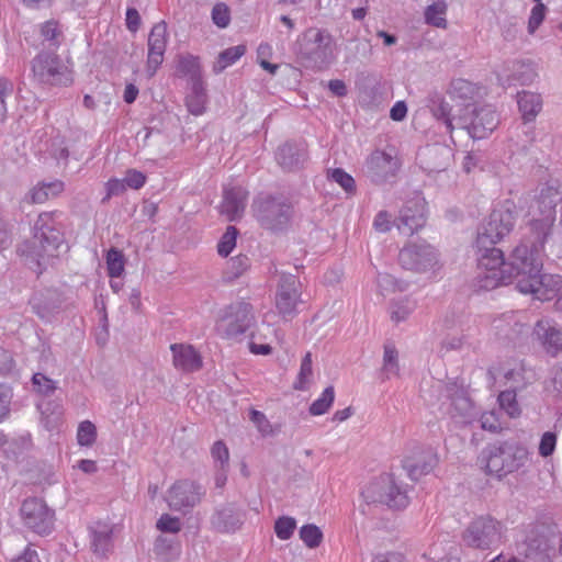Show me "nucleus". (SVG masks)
<instances>
[{"label":"nucleus","mask_w":562,"mask_h":562,"mask_svg":"<svg viewBox=\"0 0 562 562\" xmlns=\"http://www.w3.org/2000/svg\"><path fill=\"white\" fill-rule=\"evenodd\" d=\"M404 269L435 274L440 269L437 250L426 243H413L405 246L398 255Z\"/></svg>","instance_id":"12"},{"label":"nucleus","mask_w":562,"mask_h":562,"mask_svg":"<svg viewBox=\"0 0 562 562\" xmlns=\"http://www.w3.org/2000/svg\"><path fill=\"white\" fill-rule=\"evenodd\" d=\"M300 538L307 548L314 549L321 544L323 532L313 524L304 525L300 529Z\"/></svg>","instance_id":"51"},{"label":"nucleus","mask_w":562,"mask_h":562,"mask_svg":"<svg viewBox=\"0 0 562 562\" xmlns=\"http://www.w3.org/2000/svg\"><path fill=\"white\" fill-rule=\"evenodd\" d=\"M514 203L506 201L493 209L477 233V246H493L504 239L514 228L516 217Z\"/></svg>","instance_id":"7"},{"label":"nucleus","mask_w":562,"mask_h":562,"mask_svg":"<svg viewBox=\"0 0 562 562\" xmlns=\"http://www.w3.org/2000/svg\"><path fill=\"white\" fill-rule=\"evenodd\" d=\"M532 337L551 356H557L562 350V329L552 319L538 321Z\"/></svg>","instance_id":"23"},{"label":"nucleus","mask_w":562,"mask_h":562,"mask_svg":"<svg viewBox=\"0 0 562 562\" xmlns=\"http://www.w3.org/2000/svg\"><path fill=\"white\" fill-rule=\"evenodd\" d=\"M430 110L432 115L443 122L446 130L452 134L453 130L458 126V123L454 125L456 117L451 115V106L448 102H446L442 98H434L431 100Z\"/></svg>","instance_id":"40"},{"label":"nucleus","mask_w":562,"mask_h":562,"mask_svg":"<svg viewBox=\"0 0 562 562\" xmlns=\"http://www.w3.org/2000/svg\"><path fill=\"white\" fill-rule=\"evenodd\" d=\"M58 216V212L41 213L33 226L32 245H24L19 248L21 255L26 257L31 268L37 273H42L50 261L59 255L63 237L56 227Z\"/></svg>","instance_id":"1"},{"label":"nucleus","mask_w":562,"mask_h":562,"mask_svg":"<svg viewBox=\"0 0 562 562\" xmlns=\"http://www.w3.org/2000/svg\"><path fill=\"white\" fill-rule=\"evenodd\" d=\"M238 231L235 226H228L224 235L222 236L217 251L222 257H227L236 246Z\"/></svg>","instance_id":"52"},{"label":"nucleus","mask_w":562,"mask_h":562,"mask_svg":"<svg viewBox=\"0 0 562 562\" xmlns=\"http://www.w3.org/2000/svg\"><path fill=\"white\" fill-rule=\"evenodd\" d=\"M312 355L307 352L302 361L300 371L295 382L293 383V389L296 391H307L313 381V367H312Z\"/></svg>","instance_id":"43"},{"label":"nucleus","mask_w":562,"mask_h":562,"mask_svg":"<svg viewBox=\"0 0 562 562\" xmlns=\"http://www.w3.org/2000/svg\"><path fill=\"white\" fill-rule=\"evenodd\" d=\"M252 210L262 226L269 229H278L285 225L291 215V206L284 200L271 196H258L252 204Z\"/></svg>","instance_id":"14"},{"label":"nucleus","mask_w":562,"mask_h":562,"mask_svg":"<svg viewBox=\"0 0 562 562\" xmlns=\"http://www.w3.org/2000/svg\"><path fill=\"white\" fill-rule=\"evenodd\" d=\"M535 2L533 8L530 11L528 20V33L533 34L541 25L546 18L547 8L541 0H532Z\"/></svg>","instance_id":"54"},{"label":"nucleus","mask_w":562,"mask_h":562,"mask_svg":"<svg viewBox=\"0 0 562 562\" xmlns=\"http://www.w3.org/2000/svg\"><path fill=\"white\" fill-rule=\"evenodd\" d=\"M33 312L43 321L50 322L59 310V300L53 291L36 292L30 300Z\"/></svg>","instance_id":"28"},{"label":"nucleus","mask_w":562,"mask_h":562,"mask_svg":"<svg viewBox=\"0 0 562 562\" xmlns=\"http://www.w3.org/2000/svg\"><path fill=\"white\" fill-rule=\"evenodd\" d=\"M296 53L302 59L322 68L336 59L337 45L327 30L311 27L299 36Z\"/></svg>","instance_id":"2"},{"label":"nucleus","mask_w":562,"mask_h":562,"mask_svg":"<svg viewBox=\"0 0 562 562\" xmlns=\"http://www.w3.org/2000/svg\"><path fill=\"white\" fill-rule=\"evenodd\" d=\"M37 408L42 416V426L48 431L56 429L60 423L61 407L50 402H41L37 404Z\"/></svg>","instance_id":"38"},{"label":"nucleus","mask_w":562,"mask_h":562,"mask_svg":"<svg viewBox=\"0 0 562 562\" xmlns=\"http://www.w3.org/2000/svg\"><path fill=\"white\" fill-rule=\"evenodd\" d=\"M212 21L216 26L221 29H225L228 26L231 22V11L227 4L220 2L213 7Z\"/></svg>","instance_id":"57"},{"label":"nucleus","mask_w":562,"mask_h":562,"mask_svg":"<svg viewBox=\"0 0 562 562\" xmlns=\"http://www.w3.org/2000/svg\"><path fill=\"white\" fill-rule=\"evenodd\" d=\"M243 522V513L233 507L218 509L211 518L212 527L223 533L235 532L241 527Z\"/></svg>","instance_id":"29"},{"label":"nucleus","mask_w":562,"mask_h":562,"mask_svg":"<svg viewBox=\"0 0 562 562\" xmlns=\"http://www.w3.org/2000/svg\"><path fill=\"white\" fill-rule=\"evenodd\" d=\"M124 181H125L126 188L128 187L131 189L138 190L145 184L146 176L138 170L130 169V170H127V172L124 177Z\"/></svg>","instance_id":"63"},{"label":"nucleus","mask_w":562,"mask_h":562,"mask_svg":"<svg viewBox=\"0 0 562 562\" xmlns=\"http://www.w3.org/2000/svg\"><path fill=\"white\" fill-rule=\"evenodd\" d=\"M450 93L461 100H471L477 94V87L465 79H456L451 82Z\"/></svg>","instance_id":"46"},{"label":"nucleus","mask_w":562,"mask_h":562,"mask_svg":"<svg viewBox=\"0 0 562 562\" xmlns=\"http://www.w3.org/2000/svg\"><path fill=\"white\" fill-rule=\"evenodd\" d=\"M32 380H33V385H34L36 392L42 395H49L57 387L56 381L47 378L46 375H44L42 373H35L33 375Z\"/></svg>","instance_id":"58"},{"label":"nucleus","mask_w":562,"mask_h":562,"mask_svg":"<svg viewBox=\"0 0 562 562\" xmlns=\"http://www.w3.org/2000/svg\"><path fill=\"white\" fill-rule=\"evenodd\" d=\"M167 24L164 21L156 23L148 35V56L146 71L153 77L164 61L167 47Z\"/></svg>","instance_id":"22"},{"label":"nucleus","mask_w":562,"mask_h":562,"mask_svg":"<svg viewBox=\"0 0 562 562\" xmlns=\"http://www.w3.org/2000/svg\"><path fill=\"white\" fill-rule=\"evenodd\" d=\"M252 317L246 304L232 306L216 324L217 331L227 337L233 338L244 334L250 326Z\"/></svg>","instance_id":"21"},{"label":"nucleus","mask_w":562,"mask_h":562,"mask_svg":"<svg viewBox=\"0 0 562 562\" xmlns=\"http://www.w3.org/2000/svg\"><path fill=\"white\" fill-rule=\"evenodd\" d=\"M246 52L244 45L229 47L218 55L217 60L214 63L213 69L216 74L222 72L227 67L235 64Z\"/></svg>","instance_id":"44"},{"label":"nucleus","mask_w":562,"mask_h":562,"mask_svg":"<svg viewBox=\"0 0 562 562\" xmlns=\"http://www.w3.org/2000/svg\"><path fill=\"white\" fill-rule=\"evenodd\" d=\"M176 369L183 372H194L202 367L200 353L190 345L173 344L170 346Z\"/></svg>","instance_id":"27"},{"label":"nucleus","mask_w":562,"mask_h":562,"mask_svg":"<svg viewBox=\"0 0 562 562\" xmlns=\"http://www.w3.org/2000/svg\"><path fill=\"white\" fill-rule=\"evenodd\" d=\"M448 10L449 4L446 0H435L424 9V22L425 24L447 30L449 26L448 22Z\"/></svg>","instance_id":"32"},{"label":"nucleus","mask_w":562,"mask_h":562,"mask_svg":"<svg viewBox=\"0 0 562 562\" xmlns=\"http://www.w3.org/2000/svg\"><path fill=\"white\" fill-rule=\"evenodd\" d=\"M518 291L522 294H530L539 301H551L562 296V276L538 272L529 281L522 279L518 283Z\"/></svg>","instance_id":"16"},{"label":"nucleus","mask_w":562,"mask_h":562,"mask_svg":"<svg viewBox=\"0 0 562 562\" xmlns=\"http://www.w3.org/2000/svg\"><path fill=\"white\" fill-rule=\"evenodd\" d=\"M106 272L111 279H119L124 274L126 259L123 252L111 248L105 255Z\"/></svg>","instance_id":"42"},{"label":"nucleus","mask_w":562,"mask_h":562,"mask_svg":"<svg viewBox=\"0 0 562 562\" xmlns=\"http://www.w3.org/2000/svg\"><path fill=\"white\" fill-rule=\"evenodd\" d=\"M479 247L483 252L477 260V285L483 290H492L513 281V273L508 271V263L504 254L495 247Z\"/></svg>","instance_id":"5"},{"label":"nucleus","mask_w":562,"mask_h":562,"mask_svg":"<svg viewBox=\"0 0 562 562\" xmlns=\"http://www.w3.org/2000/svg\"><path fill=\"white\" fill-rule=\"evenodd\" d=\"M211 456L216 468L224 470L228 468L229 451L224 441L217 440L211 448Z\"/></svg>","instance_id":"53"},{"label":"nucleus","mask_w":562,"mask_h":562,"mask_svg":"<svg viewBox=\"0 0 562 562\" xmlns=\"http://www.w3.org/2000/svg\"><path fill=\"white\" fill-rule=\"evenodd\" d=\"M499 124V116L491 105H483L472 110L470 122L463 117L458 119V126L468 131L473 139L486 138Z\"/></svg>","instance_id":"18"},{"label":"nucleus","mask_w":562,"mask_h":562,"mask_svg":"<svg viewBox=\"0 0 562 562\" xmlns=\"http://www.w3.org/2000/svg\"><path fill=\"white\" fill-rule=\"evenodd\" d=\"M23 524L38 535L52 532L55 522V513L41 498H27L23 502L21 509Z\"/></svg>","instance_id":"15"},{"label":"nucleus","mask_w":562,"mask_h":562,"mask_svg":"<svg viewBox=\"0 0 562 562\" xmlns=\"http://www.w3.org/2000/svg\"><path fill=\"white\" fill-rule=\"evenodd\" d=\"M425 205L424 199L418 198L401 211L397 226L403 234L411 235L425 225Z\"/></svg>","instance_id":"26"},{"label":"nucleus","mask_w":562,"mask_h":562,"mask_svg":"<svg viewBox=\"0 0 562 562\" xmlns=\"http://www.w3.org/2000/svg\"><path fill=\"white\" fill-rule=\"evenodd\" d=\"M305 148L295 144L286 143L279 147L277 160L283 169L292 170L297 168L305 160Z\"/></svg>","instance_id":"33"},{"label":"nucleus","mask_w":562,"mask_h":562,"mask_svg":"<svg viewBox=\"0 0 562 562\" xmlns=\"http://www.w3.org/2000/svg\"><path fill=\"white\" fill-rule=\"evenodd\" d=\"M488 374L497 386L520 393L527 390L536 380L533 370L527 368L519 360L494 364L488 369Z\"/></svg>","instance_id":"10"},{"label":"nucleus","mask_w":562,"mask_h":562,"mask_svg":"<svg viewBox=\"0 0 562 562\" xmlns=\"http://www.w3.org/2000/svg\"><path fill=\"white\" fill-rule=\"evenodd\" d=\"M481 427L484 430H488L491 432H497L502 429V423L496 412L491 411L483 413L480 418Z\"/></svg>","instance_id":"61"},{"label":"nucleus","mask_w":562,"mask_h":562,"mask_svg":"<svg viewBox=\"0 0 562 562\" xmlns=\"http://www.w3.org/2000/svg\"><path fill=\"white\" fill-rule=\"evenodd\" d=\"M179 70L186 75H189L191 82L194 78H201L199 61L195 57H182L179 61Z\"/></svg>","instance_id":"60"},{"label":"nucleus","mask_w":562,"mask_h":562,"mask_svg":"<svg viewBox=\"0 0 562 562\" xmlns=\"http://www.w3.org/2000/svg\"><path fill=\"white\" fill-rule=\"evenodd\" d=\"M248 192L239 184H226L223 190V202L221 212L227 216L229 221H235L241 216Z\"/></svg>","instance_id":"25"},{"label":"nucleus","mask_w":562,"mask_h":562,"mask_svg":"<svg viewBox=\"0 0 562 562\" xmlns=\"http://www.w3.org/2000/svg\"><path fill=\"white\" fill-rule=\"evenodd\" d=\"M34 78L43 85L69 86L72 83V71L58 56L41 53L32 61Z\"/></svg>","instance_id":"11"},{"label":"nucleus","mask_w":562,"mask_h":562,"mask_svg":"<svg viewBox=\"0 0 562 562\" xmlns=\"http://www.w3.org/2000/svg\"><path fill=\"white\" fill-rule=\"evenodd\" d=\"M506 532L507 528L503 521L491 515H481L469 522L462 533V540L470 548L491 550L504 542Z\"/></svg>","instance_id":"3"},{"label":"nucleus","mask_w":562,"mask_h":562,"mask_svg":"<svg viewBox=\"0 0 562 562\" xmlns=\"http://www.w3.org/2000/svg\"><path fill=\"white\" fill-rule=\"evenodd\" d=\"M249 419L256 426L257 430L263 437H272L278 432V429L270 423L267 416L257 409L249 411Z\"/></svg>","instance_id":"48"},{"label":"nucleus","mask_w":562,"mask_h":562,"mask_svg":"<svg viewBox=\"0 0 562 562\" xmlns=\"http://www.w3.org/2000/svg\"><path fill=\"white\" fill-rule=\"evenodd\" d=\"M300 281L292 274L283 276L276 293V307L284 318H292L301 303Z\"/></svg>","instance_id":"19"},{"label":"nucleus","mask_w":562,"mask_h":562,"mask_svg":"<svg viewBox=\"0 0 562 562\" xmlns=\"http://www.w3.org/2000/svg\"><path fill=\"white\" fill-rule=\"evenodd\" d=\"M156 527L161 532L178 533L182 524L178 517L170 514H162L156 522Z\"/></svg>","instance_id":"56"},{"label":"nucleus","mask_w":562,"mask_h":562,"mask_svg":"<svg viewBox=\"0 0 562 562\" xmlns=\"http://www.w3.org/2000/svg\"><path fill=\"white\" fill-rule=\"evenodd\" d=\"M64 190L65 183L61 180L42 181L29 191L26 199L31 203L42 204L50 199L57 198Z\"/></svg>","instance_id":"31"},{"label":"nucleus","mask_w":562,"mask_h":562,"mask_svg":"<svg viewBox=\"0 0 562 562\" xmlns=\"http://www.w3.org/2000/svg\"><path fill=\"white\" fill-rule=\"evenodd\" d=\"M207 95L204 82L201 78H194L191 82L190 92L186 98V104L189 112L195 116L202 115L205 111Z\"/></svg>","instance_id":"34"},{"label":"nucleus","mask_w":562,"mask_h":562,"mask_svg":"<svg viewBox=\"0 0 562 562\" xmlns=\"http://www.w3.org/2000/svg\"><path fill=\"white\" fill-rule=\"evenodd\" d=\"M519 392L514 390H503L497 396L499 408L509 417L517 418L521 415V407L517 395Z\"/></svg>","instance_id":"41"},{"label":"nucleus","mask_w":562,"mask_h":562,"mask_svg":"<svg viewBox=\"0 0 562 562\" xmlns=\"http://www.w3.org/2000/svg\"><path fill=\"white\" fill-rule=\"evenodd\" d=\"M376 283L382 294L390 292H404L409 285L408 282L396 279L389 273H379Z\"/></svg>","instance_id":"45"},{"label":"nucleus","mask_w":562,"mask_h":562,"mask_svg":"<svg viewBox=\"0 0 562 562\" xmlns=\"http://www.w3.org/2000/svg\"><path fill=\"white\" fill-rule=\"evenodd\" d=\"M327 178L338 186H340L344 191L348 194H353L356 192V182L355 179L347 173L341 168L329 169L327 171Z\"/></svg>","instance_id":"49"},{"label":"nucleus","mask_w":562,"mask_h":562,"mask_svg":"<svg viewBox=\"0 0 562 562\" xmlns=\"http://www.w3.org/2000/svg\"><path fill=\"white\" fill-rule=\"evenodd\" d=\"M361 495L368 504H383L390 508H405L408 505L407 492L397 484L392 474H382L367 484Z\"/></svg>","instance_id":"9"},{"label":"nucleus","mask_w":562,"mask_h":562,"mask_svg":"<svg viewBox=\"0 0 562 562\" xmlns=\"http://www.w3.org/2000/svg\"><path fill=\"white\" fill-rule=\"evenodd\" d=\"M557 446V435L547 431L542 435L540 443H539V454L541 457H549L554 452Z\"/></svg>","instance_id":"62"},{"label":"nucleus","mask_w":562,"mask_h":562,"mask_svg":"<svg viewBox=\"0 0 562 562\" xmlns=\"http://www.w3.org/2000/svg\"><path fill=\"white\" fill-rule=\"evenodd\" d=\"M401 367L398 362V352L393 345L384 346L383 363L381 368V375L383 380L400 376Z\"/></svg>","instance_id":"39"},{"label":"nucleus","mask_w":562,"mask_h":562,"mask_svg":"<svg viewBox=\"0 0 562 562\" xmlns=\"http://www.w3.org/2000/svg\"><path fill=\"white\" fill-rule=\"evenodd\" d=\"M527 456V450L517 443L499 442L483 451L482 462L488 473L502 476L521 468Z\"/></svg>","instance_id":"4"},{"label":"nucleus","mask_w":562,"mask_h":562,"mask_svg":"<svg viewBox=\"0 0 562 562\" xmlns=\"http://www.w3.org/2000/svg\"><path fill=\"white\" fill-rule=\"evenodd\" d=\"M437 405L438 412L457 423L469 424L479 415L468 391L457 383L447 384L440 390Z\"/></svg>","instance_id":"6"},{"label":"nucleus","mask_w":562,"mask_h":562,"mask_svg":"<svg viewBox=\"0 0 562 562\" xmlns=\"http://www.w3.org/2000/svg\"><path fill=\"white\" fill-rule=\"evenodd\" d=\"M90 543L94 553L104 555L112 548L113 528L110 524L97 521L89 527Z\"/></svg>","instance_id":"30"},{"label":"nucleus","mask_w":562,"mask_h":562,"mask_svg":"<svg viewBox=\"0 0 562 562\" xmlns=\"http://www.w3.org/2000/svg\"><path fill=\"white\" fill-rule=\"evenodd\" d=\"M204 495L205 490L199 483L179 480L167 490L165 501L171 510L187 514L201 503Z\"/></svg>","instance_id":"13"},{"label":"nucleus","mask_w":562,"mask_h":562,"mask_svg":"<svg viewBox=\"0 0 562 562\" xmlns=\"http://www.w3.org/2000/svg\"><path fill=\"white\" fill-rule=\"evenodd\" d=\"M559 198V191L554 187H547L541 190L539 195V209L542 214V220L547 223H552L554 221L555 214V205Z\"/></svg>","instance_id":"37"},{"label":"nucleus","mask_w":562,"mask_h":562,"mask_svg":"<svg viewBox=\"0 0 562 562\" xmlns=\"http://www.w3.org/2000/svg\"><path fill=\"white\" fill-rule=\"evenodd\" d=\"M97 439V428L90 420H83L77 429V442L81 447H91Z\"/></svg>","instance_id":"50"},{"label":"nucleus","mask_w":562,"mask_h":562,"mask_svg":"<svg viewBox=\"0 0 562 562\" xmlns=\"http://www.w3.org/2000/svg\"><path fill=\"white\" fill-rule=\"evenodd\" d=\"M437 463L435 453L429 449L417 448L403 460V468L411 480L417 481L428 474Z\"/></svg>","instance_id":"24"},{"label":"nucleus","mask_w":562,"mask_h":562,"mask_svg":"<svg viewBox=\"0 0 562 562\" xmlns=\"http://www.w3.org/2000/svg\"><path fill=\"white\" fill-rule=\"evenodd\" d=\"M13 392L9 385L0 384V423L8 418Z\"/></svg>","instance_id":"59"},{"label":"nucleus","mask_w":562,"mask_h":562,"mask_svg":"<svg viewBox=\"0 0 562 562\" xmlns=\"http://www.w3.org/2000/svg\"><path fill=\"white\" fill-rule=\"evenodd\" d=\"M517 103L525 122H532L542 109L541 95L531 91L519 92Z\"/></svg>","instance_id":"35"},{"label":"nucleus","mask_w":562,"mask_h":562,"mask_svg":"<svg viewBox=\"0 0 562 562\" xmlns=\"http://www.w3.org/2000/svg\"><path fill=\"white\" fill-rule=\"evenodd\" d=\"M538 77L537 65L529 59H514L504 63L497 72L502 86H510L513 82L530 85Z\"/></svg>","instance_id":"20"},{"label":"nucleus","mask_w":562,"mask_h":562,"mask_svg":"<svg viewBox=\"0 0 562 562\" xmlns=\"http://www.w3.org/2000/svg\"><path fill=\"white\" fill-rule=\"evenodd\" d=\"M105 190H106V195L103 199L104 201L111 199L112 196L122 194L126 190V184H125L124 179H117V178L110 179L105 183Z\"/></svg>","instance_id":"64"},{"label":"nucleus","mask_w":562,"mask_h":562,"mask_svg":"<svg viewBox=\"0 0 562 562\" xmlns=\"http://www.w3.org/2000/svg\"><path fill=\"white\" fill-rule=\"evenodd\" d=\"M543 244L522 241L513 250L507 263L508 271L513 273V280L516 281V288L522 279L528 281L542 270Z\"/></svg>","instance_id":"8"},{"label":"nucleus","mask_w":562,"mask_h":562,"mask_svg":"<svg viewBox=\"0 0 562 562\" xmlns=\"http://www.w3.org/2000/svg\"><path fill=\"white\" fill-rule=\"evenodd\" d=\"M400 169V160L396 156L374 150L364 161L362 173L371 182L381 184L390 181Z\"/></svg>","instance_id":"17"},{"label":"nucleus","mask_w":562,"mask_h":562,"mask_svg":"<svg viewBox=\"0 0 562 562\" xmlns=\"http://www.w3.org/2000/svg\"><path fill=\"white\" fill-rule=\"evenodd\" d=\"M416 307L417 302L409 296L394 299L389 304L390 319L394 324L406 322L409 318V316L414 313Z\"/></svg>","instance_id":"36"},{"label":"nucleus","mask_w":562,"mask_h":562,"mask_svg":"<svg viewBox=\"0 0 562 562\" xmlns=\"http://www.w3.org/2000/svg\"><path fill=\"white\" fill-rule=\"evenodd\" d=\"M335 400V391L333 386H327L321 396L315 400L310 406V413L313 416H321L325 414L330 406L333 405Z\"/></svg>","instance_id":"47"},{"label":"nucleus","mask_w":562,"mask_h":562,"mask_svg":"<svg viewBox=\"0 0 562 562\" xmlns=\"http://www.w3.org/2000/svg\"><path fill=\"white\" fill-rule=\"evenodd\" d=\"M296 528V520L293 517H280L274 524V532L280 540H288Z\"/></svg>","instance_id":"55"}]
</instances>
